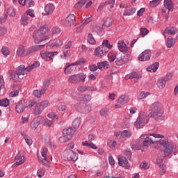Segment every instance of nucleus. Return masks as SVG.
<instances>
[{
    "mask_svg": "<svg viewBox=\"0 0 178 178\" xmlns=\"http://www.w3.org/2000/svg\"><path fill=\"white\" fill-rule=\"evenodd\" d=\"M157 144H159L162 147H165L164 150L162 152L163 154L161 156L156 159V163L157 165H161L163 162V159L165 156H169L172 152H173V149L175 148V143L172 142H168L166 140L160 139L156 141Z\"/></svg>",
    "mask_w": 178,
    "mask_h": 178,
    "instance_id": "nucleus-1",
    "label": "nucleus"
},
{
    "mask_svg": "<svg viewBox=\"0 0 178 178\" xmlns=\"http://www.w3.org/2000/svg\"><path fill=\"white\" fill-rule=\"evenodd\" d=\"M162 108V104L160 102H156L153 103L149 108L150 118H154L156 122H162L165 119Z\"/></svg>",
    "mask_w": 178,
    "mask_h": 178,
    "instance_id": "nucleus-2",
    "label": "nucleus"
},
{
    "mask_svg": "<svg viewBox=\"0 0 178 178\" xmlns=\"http://www.w3.org/2000/svg\"><path fill=\"white\" fill-rule=\"evenodd\" d=\"M48 28L47 27H41L38 30H36L33 32V37L35 40V44H41V42L49 40L48 36Z\"/></svg>",
    "mask_w": 178,
    "mask_h": 178,
    "instance_id": "nucleus-3",
    "label": "nucleus"
},
{
    "mask_svg": "<svg viewBox=\"0 0 178 178\" xmlns=\"http://www.w3.org/2000/svg\"><path fill=\"white\" fill-rule=\"evenodd\" d=\"M75 132L76 130L72 127L64 129L63 130V136L59 138V141L60 143H66L69 140H72Z\"/></svg>",
    "mask_w": 178,
    "mask_h": 178,
    "instance_id": "nucleus-4",
    "label": "nucleus"
},
{
    "mask_svg": "<svg viewBox=\"0 0 178 178\" xmlns=\"http://www.w3.org/2000/svg\"><path fill=\"white\" fill-rule=\"evenodd\" d=\"M86 79H87V75L86 74L79 73L70 76L68 79V81L72 84H77L80 83V81L84 83V81H86Z\"/></svg>",
    "mask_w": 178,
    "mask_h": 178,
    "instance_id": "nucleus-5",
    "label": "nucleus"
},
{
    "mask_svg": "<svg viewBox=\"0 0 178 178\" xmlns=\"http://www.w3.org/2000/svg\"><path fill=\"white\" fill-rule=\"evenodd\" d=\"M48 105H49V102H48V100L37 104L33 110V115L35 116L41 115V113H42V111L45 109V108H48Z\"/></svg>",
    "mask_w": 178,
    "mask_h": 178,
    "instance_id": "nucleus-6",
    "label": "nucleus"
},
{
    "mask_svg": "<svg viewBox=\"0 0 178 178\" xmlns=\"http://www.w3.org/2000/svg\"><path fill=\"white\" fill-rule=\"evenodd\" d=\"M64 161H72L76 162L79 159V154L71 149L65 150L63 154Z\"/></svg>",
    "mask_w": 178,
    "mask_h": 178,
    "instance_id": "nucleus-7",
    "label": "nucleus"
},
{
    "mask_svg": "<svg viewBox=\"0 0 178 178\" xmlns=\"http://www.w3.org/2000/svg\"><path fill=\"white\" fill-rule=\"evenodd\" d=\"M41 58H42L46 62H49L54 59L55 55H58V51L49 52L48 51H42L40 52Z\"/></svg>",
    "mask_w": 178,
    "mask_h": 178,
    "instance_id": "nucleus-8",
    "label": "nucleus"
},
{
    "mask_svg": "<svg viewBox=\"0 0 178 178\" xmlns=\"http://www.w3.org/2000/svg\"><path fill=\"white\" fill-rule=\"evenodd\" d=\"M26 108H27V100H21L16 105L15 111L17 113H22V112H24Z\"/></svg>",
    "mask_w": 178,
    "mask_h": 178,
    "instance_id": "nucleus-9",
    "label": "nucleus"
},
{
    "mask_svg": "<svg viewBox=\"0 0 178 178\" xmlns=\"http://www.w3.org/2000/svg\"><path fill=\"white\" fill-rule=\"evenodd\" d=\"M63 44V42H62L60 39H54L53 40H50L47 43V49L54 48V47H56V48H59V47H62Z\"/></svg>",
    "mask_w": 178,
    "mask_h": 178,
    "instance_id": "nucleus-10",
    "label": "nucleus"
},
{
    "mask_svg": "<svg viewBox=\"0 0 178 178\" xmlns=\"http://www.w3.org/2000/svg\"><path fill=\"white\" fill-rule=\"evenodd\" d=\"M138 59L141 62H146V60H149V59H151V50H145L139 55Z\"/></svg>",
    "mask_w": 178,
    "mask_h": 178,
    "instance_id": "nucleus-11",
    "label": "nucleus"
},
{
    "mask_svg": "<svg viewBox=\"0 0 178 178\" xmlns=\"http://www.w3.org/2000/svg\"><path fill=\"white\" fill-rule=\"evenodd\" d=\"M127 102H129V96L122 95L117 100L118 104H115V106L116 108H122V106L125 105Z\"/></svg>",
    "mask_w": 178,
    "mask_h": 178,
    "instance_id": "nucleus-12",
    "label": "nucleus"
},
{
    "mask_svg": "<svg viewBox=\"0 0 178 178\" xmlns=\"http://www.w3.org/2000/svg\"><path fill=\"white\" fill-rule=\"evenodd\" d=\"M76 23V16L73 14H70L66 18L65 21V24L67 27H71Z\"/></svg>",
    "mask_w": 178,
    "mask_h": 178,
    "instance_id": "nucleus-13",
    "label": "nucleus"
},
{
    "mask_svg": "<svg viewBox=\"0 0 178 178\" xmlns=\"http://www.w3.org/2000/svg\"><path fill=\"white\" fill-rule=\"evenodd\" d=\"M118 165L119 166H122L123 168H126L127 169H129V168H130L129 161L126 157L123 156H118Z\"/></svg>",
    "mask_w": 178,
    "mask_h": 178,
    "instance_id": "nucleus-14",
    "label": "nucleus"
},
{
    "mask_svg": "<svg viewBox=\"0 0 178 178\" xmlns=\"http://www.w3.org/2000/svg\"><path fill=\"white\" fill-rule=\"evenodd\" d=\"M106 54V49H105V47L101 45L99 47H97L95 51V55L96 56H98L99 58H102L104 55Z\"/></svg>",
    "mask_w": 178,
    "mask_h": 178,
    "instance_id": "nucleus-15",
    "label": "nucleus"
},
{
    "mask_svg": "<svg viewBox=\"0 0 178 178\" xmlns=\"http://www.w3.org/2000/svg\"><path fill=\"white\" fill-rule=\"evenodd\" d=\"M55 10V6L52 3H47L44 6V13H42L44 16H48V15H51Z\"/></svg>",
    "mask_w": 178,
    "mask_h": 178,
    "instance_id": "nucleus-16",
    "label": "nucleus"
},
{
    "mask_svg": "<svg viewBox=\"0 0 178 178\" xmlns=\"http://www.w3.org/2000/svg\"><path fill=\"white\" fill-rule=\"evenodd\" d=\"M131 147L132 149H134L135 151H138L141 149V147H143V141L140 139H138L131 143Z\"/></svg>",
    "mask_w": 178,
    "mask_h": 178,
    "instance_id": "nucleus-17",
    "label": "nucleus"
},
{
    "mask_svg": "<svg viewBox=\"0 0 178 178\" xmlns=\"http://www.w3.org/2000/svg\"><path fill=\"white\" fill-rule=\"evenodd\" d=\"M15 159L17 161L13 165V168H17L19 165H22V163H24V156L20 155V154L16 155Z\"/></svg>",
    "mask_w": 178,
    "mask_h": 178,
    "instance_id": "nucleus-18",
    "label": "nucleus"
},
{
    "mask_svg": "<svg viewBox=\"0 0 178 178\" xmlns=\"http://www.w3.org/2000/svg\"><path fill=\"white\" fill-rule=\"evenodd\" d=\"M17 73L20 76H24V74H27L29 73V68L28 67H26L24 65H19L17 69Z\"/></svg>",
    "mask_w": 178,
    "mask_h": 178,
    "instance_id": "nucleus-19",
    "label": "nucleus"
},
{
    "mask_svg": "<svg viewBox=\"0 0 178 178\" xmlns=\"http://www.w3.org/2000/svg\"><path fill=\"white\" fill-rule=\"evenodd\" d=\"M149 115H147V113L145 112H140V115L138 117V119H140V121H142L145 124L148 123L149 122Z\"/></svg>",
    "mask_w": 178,
    "mask_h": 178,
    "instance_id": "nucleus-20",
    "label": "nucleus"
},
{
    "mask_svg": "<svg viewBox=\"0 0 178 178\" xmlns=\"http://www.w3.org/2000/svg\"><path fill=\"white\" fill-rule=\"evenodd\" d=\"M178 31L175 27L166 28L163 32V35L165 38H166V34H170L173 35L175 34H177Z\"/></svg>",
    "mask_w": 178,
    "mask_h": 178,
    "instance_id": "nucleus-21",
    "label": "nucleus"
},
{
    "mask_svg": "<svg viewBox=\"0 0 178 178\" xmlns=\"http://www.w3.org/2000/svg\"><path fill=\"white\" fill-rule=\"evenodd\" d=\"M152 144H155V142L149 137H146L144 140H142V145L145 148H148Z\"/></svg>",
    "mask_w": 178,
    "mask_h": 178,
    "instance_id": "nucleus-22",
    "label": "nucleus"
},
{
    "mask_svg": "<svg viewBox=\"0 0 178 178\" xmlns=\"http://www.w3.org/2000/svg\"><path fill=\"white\" fill-rule=\"evenodd\" d=\"M27 54V50L24 49V46L19 45V47L17 50V55H18V56H27L28 54Z\"/></svg>",
    "mask_w": 178,
    "mask_h": 178,
    "instance_id": "nucleus-23",
    "label": "nucleus"
},
{
    "mask_svg": "<svg viewBox=\"0 0 178 178\" xmlns=\"http://www.w3.org/2000/svg\"><path fill=\"white\" fill-rule=\"evenodd\" d=\"M44 44L33 46L27 49L26 55H30V54H33V52H35V51H38V49H42V48H44Z\"/></svg>",
    "mask_w": 178,
    "mask_h": 178,
    "instance_id": "nucleus-24",
    "label": "nucleus"
},
{
    "mask_svg": "<svg viewBox=\"0 0 178 178\" xmlns=\"http://www.w3.org/2000/svg\"><path fill=\"white\" fill-rule=\"evenodd\" d=\"M132 79H141V74H138L137 72H131L125 76V80H132Z\"/></svg>",
    "mask_w": 178,
    "mask_h": 178,
    "instance_id": "nucleus-25",
    "label": "nucleus"
},
{
    "mask_svg": "<svg viewBox=\"0 0 178 178\" xmlns=\"http://www.w3.org/2000/svg\"><path fill=\"white\" fill-rule=\"evenodd\" d=\"M118 49L120 52H127L128 49L126 43L124 41H119L118 42Z\"/></svg>",
    "mask_w": 178,
    "mask_h": 178,
    "instance_id": "nucleus-26",
    "label": "nucleus"
},
{
    "mask_svg": "<svg viewBox=\"0 0 178 178\" xmlns=\"http://www.w3.org/2000/svg\"><path fill=\"white\" fill-rule=\"evenodd\" d=\"M158 67H159V63H155L152 65L149 66L147 68V72H150V73H155L156 70H158Z\"/></svg>",
    "mask_w": 178,
    "mask_h": 178,
    "instance_id": "nucleus-27",
    "label": "nucleus"
},
{
    "mask_svg": "<svg viewBox=\"0 0 178 178\" xmlns=\"http://www.w3.org/2000/svg\"><path fill=\"white\" fill-rule=\"evenodd\" d=\"M164 6L169 11H173V1L172 0H164Z\"/></svg>",
    "mask_w": 178,
    "mask_h": 178,
    "instance_id": "nucleus-28",
    "label": "nucleus"
},
{
    "mask_svg": "<svg viewBox=\"0 0 178 178\" xmlns=\"http://www.w3.org/2000/svg\"><path fill=\"white\" fill-rule=\"evenodd\" d=\"M49 84H51V81L49 79H46L43 82V85L42 87V92H45L48 88H49Z\"/></svg>",
    "mask_w": 178,
    "mask_h": 178,
    "instance_id": "nucleus-29",
    "label": "nucleus"
},
{
    "mask_svg": "<svg viewBox=\"0 0 178 178\" xmlns=\"http://www.w3.org/2000/svg\"><path fill=\"white\" fill-rule=\"evenodd\" d=\"M38 126H40V120H38V118L33 119L31 122V128L33 129V130H35Z\"/></svg>",
    "mask_w": 178,
    "mask_h": 178,
    "instance_id": "nucleus-30",
    "label": "nucleus"
},
{
    "mask_svg": "<svg viewBox=\"0 0 178 178\" xmlns=\"http://www.w3.org/2000/svg\"><path fill=\"white\" fill-rule=\"evenodd\" d=\"M30 17L27 15V14H24L21 18V24L24 26H27L29 24V21L30 20Z\"/></svg>",
    "mask_w": 178,
    "mask_h": 178,
    "instance_id": "nucleus-31",
    "label": "nucleus"
},
{
    "mask_svg": "<svg viewBox=\"0 0 178 178\" xmlns=\"http://www.w3.org/2000/svg\"><path fill=\"white\" fill-rule=\"evenodd\" d=\"M75 108L76 109H77V111H79V112L83 113L84 112V110L83 109H87V108H90V107L84 105L83 104L79 103L75 105Z\"/></svg>",
    "mask_w": 178,
    "mask_h": 178,
    "instance_id": "nucleus-32",
    "label": "nucleus"
},
{
    "mask_svg": "<svg viewBox=\"0 0 178 178\" xmlns=\"http://www.w3.org/2000/svg\"><path fill=\"white\" fill-rule=\"evenodd\" d=\"M43 126L46 127H54V121L52 120L44 119L42 120Z\"/></svg>",
    "mask_w": 178,
    "mask_h": 178,
    "instance_id": "nucleus-33",
    "label": "nucleus"
},
{
    "mask_svg": "<svg viewBox=\"0 0 178 178\" xmlns=\"http://www.w3.org/2000/svg\"><path fill=\"white\" fill-rule=\"evenodd\" d=\"M157 86L159 88H160V90H162L163 88H165V87L166 86V82L163 79L161 78L157 81Z\"/></svg>",
    "mask_w": 178,
    "mask_h": 178,
    "instance_id": "nucleus-34",
    "label": "nucleus"
},
{
    "mask_svg": "<svg viewBox=\"0 0 178 178\" xmlns=\"http://www.w3.org/2000/svg\"><path fill=\"white\" fill-rule=\"evenodd\" d=\"M113 23V19L112 18L108 17L104 21V23L102 24V28L104 27H111Z\"/></svg>",
    "mask_w": 178,
    "mask_h": 178,
    "instance_id": "nucleus-35",
    "label": "nucleus"
},
{
    "mask_svg": "<svg viewBox=\"0 0 178 178\" xmlns=\"http://www.w3.org/2000/svg\"><path fill=\"white\" fill-rule=\"evenodd\" d=\"M87 41L89 44H91V45H95V44H97V41L95 38H94L92 33H88Z\"/></svg>",
    "mask_w": 178,
    "mask_h": 178,
    "instance_id": "nucleus-36",
    "label": "nucleus"
},
{
    "mask_svg": "<svg viewBox=\"0 0 178 178\" xmlns=\"http://www.w3.org/2000/svg\"><path fill=\"white\" fill-rule=\"evenodd\" d=\"M82 145L88 147V148H92V149H97L98 148L95 144L92 143H88V141L83 142Z\"/></svg>",
    "mask_w": 178,
    "mask_h": 178,
    "instance_id": "nucleus-37",
    "label": "nucleus"
},
{
    "mask_svg": "<svg viewBox=\"0 0 178 178\" xmlns=\"http://www.w3.org/2000/svg\"><path fill=\"white\" fill-rule=\"evenodd\" d=\"M86 2H87V0H80L75 4L74 8L81 9V8L83 7L84 5H86Z\"/></svg>",
    "mask_w": 178,
    "mask_h": 178,
    "instance_id": "nucleus-38",
    "label": "nucleus"
},
{
    "mask_svg": "<svg viewBox=\"0 0 178 178\" xmlns=\"http://www.w3.org/2000/svg\"><path fill=\"white\" fill-rule=\"evenodd\" d=\"M74 65V64L67 65L65 68L64 72L65 73V74H70V73H72V72H73V70H74V67H73Z\"/></svg>",
    "mask_w": 178,
    "mask_h": 178,
    "instance_id": "nucleus-39",
    "label": "nucleus"
},
{
    "mask_svg": "<svg viewBox=\"0 0 178 178\" xmlns=\"http://www.w3.org/2000/svg\"><path fill=\"white\" fill-rule=\"evenodd\" d=\"M81 124V120H80V118L75 119L72 122V126L75 130L79 129Z\"/></svg>",
    "mask_w": 178,
    "mask_h": 178,
    "instance_id": "nucleus-40",
    "label": "nucleus"
},
{
    "mask_svg": "<svg viewBox=\"0 0 178 178\" xmlns=\"http://www.w3.org/2000/svg\"><path fill=\"white\" fill-rule=\"evenodd\" d=\"M175 42H176V40L172 38H168L167 40V43L166 46L168 48H172L175 45Z\"/></svg>",
    "mask_w": 178,
    "mask_h": 178,
    "instance_id": "nucleus-41",
    "label": "nucleus"
},
{
    "mask_svg": "<svg viewBox=\"0 0 178 178\" xmlns=\"http://www.w3.org/2000/svg\"><path fill=\"white\" fill-rule=\"evenodd\" d=\"M149 95H151V93L149 92H141L138 97V99H144L147 97H149Z\"/></svg>",
    "mask_w": 178,
    "mask_h": 178,
    "instance_id": "nucleus-42",
    "label": "nucleus"
},
{
    "mask_svg": "<svg viewBox=\"0 0 178 178\" xmlns=\"http://www.w3.org/2000/svg\"><path fill=\"white\" fill-rule=\"evenodd\" d=\"M144 123L140 121V118H138L137 120L134 122V126L136 129H143L144 127Z\"/></svg>",
    "mask_w": 178,
    "mask_h": 178,
    "instance_id": "nucleus-43",
    "label": "nucleus"
},
{
    "mask_svg": "<svg viewBox=\"0 0 178 178\" xmlns=\"http://www.w3.org/2000/svg\"><path fill=\"white\" fill-rule=\"evenodd\" d=\"M40 66V62L35 61L33 64L31 65L28 66V72H30L31 70H33V69H37Z\"/></svg>",
    "mask_w": 178,
    "mask_h": 178,
    "instance_id": "nucleus-44",
    "label": "nucleus"
},
{
    "mask_svg": "<svg viewBox=\"0 0 178 178\" xmlns=\"http://www.w3.org/2000/svg\"><path fill=\"white\" fill-rule=\"evenodd\" d=\"M136 13V8H132L131 10H126L123 15L124 16H131V15H134Z\"/></svg>",
    "mask_w": 178,
    "mask_h": 178,
    "instance_id": "nucleus-45",
    "label": "nucleus"
},
{
    "mask_svg": "<svg viewBox=\"0 0 178 178\" xmlns=\"http://www.w3.org/2000/svg\"><path fill=\"white\" fill-rule=\"evenodd\" d=\"M121 137H122V138H130V137H131V132L127 130H124L121 133Z\"/></svg>",
    "mask_w": 178,
    "mask_h": 178,
    "instance_id": "nucleus-46",
    "label": "nucleus"
},
{
    "mask_svg": "<svg viewBox=\"0 0 178 178\" xmlns=\"http://www.w3.org/2000/svg\"><path fill=\"white\" fill-rule=\"evenodd\" d=\"M7 13L9 16H11V17H15V16H16V12H15V8L13 7H10L7 10Z\"/></svg>",
    "mask_w": 178,
    "mask_h": 178,
    "instance_id": "nucleus-47",
    "label": "nucleus"
},
{
    "mask_svg": "<svg viewBox=\"0 0 178 178\" xmlns=\"http://www.w3.org/2000/svg\"><path fill=\"white\" fill-rule=\"evenodd\" d=\"M44 94H45V92H42V89H41V90H35L33 91V95H35V97L37 98H41V95H44Z\"/></svg>",
    "mask_w": 178,
    "mask_h": 178,
    "instance_id": "nucleus-48",
    "label": "nucleus"
},
{
    "mask_svg": "<svg viewBox=\"0 0 178 178\" xmlns=\"http://www.w3.org/2000/svg\"><path fill=\"white\" fill-rule=\"evenodd\" d=\"M97 67L99 69H102V67H106V69H108L109 67V63L107 61L102 62V63H98Z\"/></svg>",
    "mask_w": 178,
    "mask_h": 178,
    "instance_id": "nucleus-49",
    "label": "nucleus"
},
{
    "mask_svg": "<svg viewBox=\"0 0 178 178\" xmlns=\"http://www.w3.org/2000/svg\"><path fill=\"white\" fill-rule=\"evenodd\" d=\"M124 58L123 57H119L115 60V63L118 66H122V65H124Z\"/></svg>",
    "mask_w": 178,
    "mask_h": 178,
    "instance_id": "nucleus-50",
    "label": "nucleus"
},
{
    "mask_svg": "<svg viewBox=\"0 0 178 178\" xmlns=\"http://www.w3.org/2000/svg\"><path fill=\"white\" fill-rule=\"evenodd\" d=\"M9 106V100L8 99H3L0 100V106Z\"/></svg>",
    "mask_w": 178,
    "mask_h": 178,
    "instance_id": "nucleus-51",
    "label": "nucleus"
},
{
    "mask_svg": "<svg viewBox=\"0 0 178 178\" xmlns=\"http://www.w3.org/2000/svg\"><path fill=\"white\" fill-rule=\"evenodd\" d=\"M38 177H44V175H45V168H40L38 170L37 172Z\"/></svg>",
    "mask_w": 178,
    "mask_h": 178,
    "instance_id": "nucleus-52",
    "label": "nucleus"
},
{
    "mask_svg": "<svg viewBox=\"0 0 178 178\" xmlns=\"http://www.w3.org/2000/svg\"><path fill=\"white\" fill-rule=\"evenodd\" d=\"M109 112V109L108 108H102L100 111V115L101 116H103L104 118H106L108 116Z\"/></svg>",
    "mask_w": 178,
    "mask_h": 178,
    "instance_id": "nucleus-53",
    "label": "nucleus"
},
{
    "mask_svg": "<svg viewBox=\"0 0 178 178\" xmlns=\"http://www.w3.org/2000/svg\"><path fill=\"white\" fill-rule=\"evenodd\" d=\"M24 140L28 145H33V139L27 135L24 136Z\"/></svg>",
    "mask_w": 178,
    "mask_h": 178,
    "instance_id": "nucleus-54",
    "label": "nucleus"
},
{
    "mask_svg": "<svg viewBox=\"0 0 178 178\" xmlns=\"http://www.w3.org/2000/svg\"><path fill=\"white\" fill-rule=\"evenodd\" d=\"M108 57L109 62H113L116 59V54L115 53H109Z\"/></svg>",
    "mask_w": 178,
    "mask_h": 178,
    "instance_id": "nucleus-55",
    "label": "nucleus"
},
{
    "mask_svg": "<svg viewBox=\"0 0 178 178\" xmlns=\"http://www.w3.org/2000/svg\"><path fill=\"white\" fill-rule=\"evenodd\" d=\"M1 52L3 54V55H4V56H8V55H9V54H10V52L9 51V49H8V47H3L1 49Z\"/></svg>",
    "mask_w": 178,
    "mask_h": 178,
    "instance_id": "nucleus-56",
    "label": "nucleus"
},
{
    "mask_svg": "<svg viewBox=\"0 0 178 178\" xmlns=\"http://www.w3.org/2000/svg\"><path fill=\"white\" fill-rule=\"evenodd\" d=\"M107 145H108V147H110V148L113 149V148H115L116 147V141L108 140Z\"/></svg>",
    "mask_w": 178,
    "mask_h": 178,
    "instance_id": "nucleus-57",
    "label": "nucleus"
},
{
    "mask_svg": "<svg viewBox=\"0 0 178 178\" xmlns=\"http://www.w3.org/2000/svg\"><path fill=\"white\" fill-rule=\"evenodd\" d=\"M148 33H149V31H148V29H147V28H141L140 35H143V37H144L145 35H147V34H148Z\"/></svg>",
    "mask_w": 178,
    "mask_h": 178,
    "instance_id": "nucleus-58",
    "label": "nucleus"
},
{
    "mask_svg": "<svg viewBox=\"0 0 178 178\" xmlns=\"http://www.w3.org/2000/svg\"><path fill=\"white\" fill-rule=\"evenodd\" d=\"M19 76H20V74H19V73L13 72V73L10 74V79L12 80H17V79H19Z\"/></svg>",
    "mask_w": 178,
    "mask_h": 178,
    "instance_id": "nucleus-59",
    "label": "nucleus"
},
{
    "mask_svg": "<svg viewBox=\"0 0 178 178\" xmlns=\"http://www.w3.org/2000/svg\"><path fill=\"white\" fill-rule=\"evenodd\" d=\"M47 116L49 119H59V117L54 112L49 113Z\"/></svg>",
    "mask_w": 178,
    "mask_h": 178,
    "instance_id": "nucleus-60",
    "label": "nucleus"
},
{
    "mask_svg": "<svg viewBox=\"0 0 178 178\" xmlns=\"http://www.w3.org/2000/svg\"><path fill=\"white\" fill-rule=\"evenodd\" d=\"M159 0H153L150 1L149 5L151 8H155L156 6H158Z\"/></svg>",
    "mask_w": 178,
    "mask_h": 178,
    "instance_id": "nucleus-61",
    "label": "nucleus"
},
{
    "mask_svg": "<svg viewBox=\"0 0 178 178\" xmlns=\"http://www.w3.org/2000/svg\"><path fill=\"white\" fill-rule=\"evenodd\" d=\"M38 161L40 163H43V165H48V161H47V158L46 157H43L42 158H40L38 157Z\"/></svg>",
    "mask_w": 178,
    "mask_h": 178,
    "instance_id": "nucleus-62",
    "label": "nucleus"
},
{
    "mask_svg": "<svg viewBox=\"0 0 178 178\" xmlns=\"http://www.w3.org/2000/svg\"><path fill=\"white\" fill-rule=\"evenodd\" d=\"M52 34H60V29L58 27H54L51 29Z\"/></svg>",
    "mask_w": 178,
    "mask_h": 178,
    "instance_id": "nucleus-63",
    "label": "nucleus"
},
{
    "mask_svg": "<svg viewBox=\"0 0 178 178\" xmlns=\"http://www.w3.org/2000/svg\"><path fill=\"white\" fill-rule=\"evenodd\" d=\"M124 155H126V156L127 157V159H130V158H131V154H132V153H131V150H125L124 152Z\"/></svg>",
    "mask_w": 178,
    "mask_h": 178,
    "instance_id": "nucleus-64",
    "label": "nucleus"
}]
</instances>
